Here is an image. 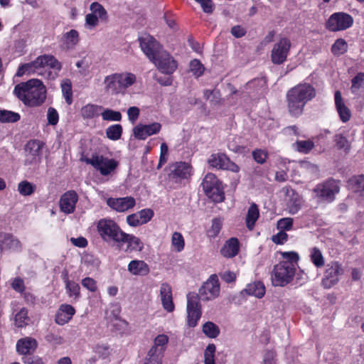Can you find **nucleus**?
<instances>
[{
	"label": "nucleus",
	"instance_id": "nucleus-12",
	"mask_svg": "<svg viewBox=\"0 0 364 364\" xmlns=\"http://www.w3.org/2000/svg\"><path fill=\"white\" fill-rule=\"evenodd\" d=\"M344 270L341 264L338 262H331L326 266L322 285L325 289H330L336 285L343 275Z\"/></svg>",
	"mask_w": 364,
	"mask_h": 364
},
{
	"label": "nucleus",
	"instance_id": "nucleus-5",
	"mask_svg": "<svg viewBox=\"0 0 364 364\" xmlns=\"http://www.w3.org/2000/svg\"><path fill=\"white\" fill-rule=\"evenodd\" d=\"M97 232L105 242L113 241L121 244L124 232L119 226L109 219H101L97 223Z\"/></svg>",
	"mask_w": 364,
	"mask_h": 364
},
{
	"label": "nucleus",
	"instance_id": "nucleus-58",
	"mask_svg": "<svg viewBox=\"0 0 364 364\" xmlns=\"http://www.w3.org/2000/svg\"><path fill=\"white\" fill-rule=\"evenodd\" d=\"M137 213L139 216V219L141 220L143 224H145L150 221L154 214V211L150 208L143 209L139 211Z\"/></svg>",
	"mask_w": 364,
	"mask_h": 364
},
{
	"label": "nucleus",
	"instance_id": "nucleus-20",
	"mask_svg": "<svg viewBox=\"0 0 364 364\" xmlns=\"http://www.w3.org/2000/svg\"><path fill=\"white\" fill-rule=\"evenodd\" d=\"M78 200V196L75 191H68L62 195L60 199V208L65 214L73 213L75 210V205Z\"/></svg>",
	"mask_w": 364,
	"mask_h": 364
},
{
	"label": "nucleus",
	"instance_id": "nucleus-54",
	"mask_svg": "<svg viewBox=\"0 0 364 364\" xmlns=\"http://www.w3.org/2000/svg\"><path fill=\"white\" fill-rule=\"evenodd\" d=\"M190 71L197 77L203 75L204 67L199 60L194 59L190 63Z\"/></svg>",
	"mask_w": 364,
	"mask_h": 364
},
{
	"label": "nucleus",
	"instance_id": "nucleus-61",
	"mask_svg": "<svg viewBox=\"0 0 364 364\" xmlns=\"http://www.w3.org/2000/svg\"><path fill=\"white\" fill-rule=\"evenodd\" d=\"M48 122L51 125H55L58 122V114L55 109L49 107L48 109Z\"/></svg>",
	"mask_w": 364,
	"mask_h": 364
},
{
	"label": "nucleus",
	"instance_id": "nucleus-48",
	"mask_svg": "<svg viewBox=\"0 0 364 364\" xmlns=\"http://www.w3.org/2000/svg\"><path fill=\"white\" fill-rule=\"evenodd\" d=\"M90 9L92 11L91 14H94L95 16H97L99 18L102 20H106L107 18V13L100 4L93 2L91 4Z\"/></svg>",
	"mask_w": 364,
	"mask_h": 364
},
{
	"label": "nucleus",
	"instance_id": "nucleus-33",
	"mask_svg": "<svg viewBox=\"0 0 364 364\" xmlns=\"http://www.w3.org/2000/svg\"><path fill=\"white\" fill-rule=\"evenodd\" d=\"M30 318L28 316V310L22 308L14 316V325L18 328H23L28 325Z\"/></svg>",
	"mask_w": 364,
	"mask_h": 364
},
{
	"label": "nucleus",
	"instance_id": "nucleus-31",
	"mask_svg": "<svg viewBox=\"0 0 364 364\" xmlns=\"http://www.w3.org/2000/svg\"><path fill=\"white\" fill-rule=\"evenodd\" d=\"M259 216V208L255 203L251 204L246 215V225L249 230H252Z\"/></svg>",
	"mask_w": 364,
	"mask_h": 364
},
{
	"label": "nucleus",
	"instance_id": "nucleus-28",
	"mask_svg": "<svg viewBox=\"0 0 364 364\" xmlns=\"http://www.w3.org/2000/svg\"><path fill=\"white\" fill-rule=\"evenodd\" d=\"M240 250L239 240L236 237L228 240L220 250V254L227 258L236 256Z\"/></svg>",
	"mask_w": 364,
	"mask_h": 364
},
{
	"label": "nucleus",
	"instance_id": "nucleus-15",
	"mask_svg": "<svg viewBox=\"0 0 364 364\" xmlns=\"http://www.w3.org/2000/svg\"><path fill=\"white\" fill-rule=\"evenodd\" d=\"M219 293L220 285L218 277L216 274H213L199 289V292L197 294L199 299L209 301L218 297Z\"/></svg>",
	"mask_w": 364,
	"mask_h": 364
},
{
	"label": "nucleus",
	"instance_id": "nucleus-42",
	"mask_svg": "<svg viewBox=\"0 0 364 364\" xmlns=\"http://www.w3.org/2000/svg\"><path fill=\"white\" fill-rule=\"evenodd\" d=\"M348 50L347 42L343 38L337 39L331 47V52L335 55H341Z\"/></svg>",
	"mask_w": 364,
	"mask_h": 364
},
{
	"label": "nucleus",
	"instance_id": "nucleus-10",
	"mask_svg": "<svg viewBox=\"0 0 364 364\" xmlns=\"http://www.w3.org/2000/svg\"><path fill=\"white\" fill-rule=\"evenodd\" d=\"M84 161L98 170L102 176L110 174L118 166L117 161L114 159L98 154H93L91 158H86Z\"/></svg>",
	"mask_w": 364,
	"mask_h": 364
},
{
	"label": "nucleus",
	"instance_id": "nucleus-51",
	"mask_svg": "<svg viewBox=\"0 0 364 364\" xmlns=\"http://www.w3.org/2000/svg\"><path fill=\"white\" fill-rule=\"evenodd\" d=\"M172 245L174 247L177 252H181L183 250L185 242L182 235L180 232H175L172 235L171 238Z\"/></svg>",
	"mask_w": 364,
	"mask_h": 364
},
{
	"label": "nucleus",
	"instance_id": "nucleus-57",
	"mask_svg": "<svg viewBox=\"0 0 364 364\" xmlns=\"http://www.w3.org/2000/svg\"><path fill=\"white\" fill-rule=\"evenodd\" d=\"M364 82V73H359L352 79L351 90L353 92H356L362 87Z\"/></svg>",
	"mask_w": 364,
	"mask_h": 364
},
{
	"label": "nucleus",
	"instance_id": "nucleus-18",
	"mask_svg": "<svg viewBox=\"0 0 364 364\" xmlns=\"http://www.w3.org/2000/svg\"><path fill=\"white\" fill-rule=\"evenodd\" d=\"M208 163L213 168L228 170L235 173L238 172L240 169L237 164L231 161L225 154L221 153L211 154Z\"/></svg>",
	"mask_w": 364,
	"mask_h": 364
},
{
	"label": "nucleus",
	"instance_id": "nucleus-9",
	"mask_svg": "<svg viewBox=\"0 0 364 364\" xmlns=\"http://www.w3.org/2000/svg\"><path fill=\"white\" fill-rule=\"evenodd\" d=\"M353 18L345 12H336L330 16L326 23V28L329 31L337 32L351 27Z\"/></svg>",
	"mask_w": 364,
	"mask_h": 364
},
{
	"label": "nucleus",
	"instance_id": "nucleus-50",
	"mask_svg": "<svg viewBox=\"0 0 364 364\" xmlns=\"http://www.w3.org/2000/svg\"><path fill=\"white\" fill-rule=\"evenodd\" d=\"M63 38L65 41V43L68 46H74L79 41L78 32L75 29H72L70 31L65 33L63 35Z\"/></svg>",
	"mask_w": 364,
	"mask_h": 364
},
{
	"label": "nucleus",
	"instance_id": "nucleus-36",
	"mask_svg": "<svg viewBox=\"0 0 364 364\" xmlns=\"http://www.w3.org/2000/svg\"><path fill=\"white\" fill-rule=\"evenodd\" d=\"M63 279L65 283V288L67 291L69 293V296H74L75 298L80 295V286L78 284L73 281L68 279V272H65L63 276Z\"/></svg>",
	"mask_w": 364,
	"mask_h": 364
},
{
	"label": "nucleus",
	"instance_id": "nucleus-27",
	"mask_svg": "<svg viewBox=\"0 0 364 364\" xmlns=\"http://www.w3.org/2000/svg\"><path fill=\"white\" fill-rule=\"evenodd\" d=\"M160 296L163 307L168 312L174 310V304L172 298V290L171 286L167 283H163L160 287Z\"/></svg>",
	"mask_w": 364,
	"mask_h": 364
},
{
	"label": "nucleus",
	"instance_id": "nucleus-17",
	"mask_svg": "<svg viewBox=\"0 0 364 364\" xmlns=\"http://www.w3.org/2000/svg\"><path fill=\"white\" fill-rule=\"evenodd\" d=\"M139 41L141 49L150 61L156 58L158 53L163 50L159 43L149 35L139 38Z\"/></svg>",
	"mask_w": 364,
	"mask_h": 364
},
{
	"label": "nucleus",
	"instance_id": "nucleus-59",
	"mask_svg": "<svg viewBox=\"0 0 364 364\" xmlns=\"http://www.w3.org/2000/svg\"><path fill=\"white\" fill-rule=\"evenodd\" d=\"M252 156L256 162L262 164L266 161L267 153L262 149H256L252 151Z\"/></svg>",
	"mask_w": 364,
	"mask_h": 364
},
{
	"label": "nucleus",
	"instance_id": "nucleus-49",
	"mask_svg": "<svg viewBox=\"0 0 364 364\" xmlns=\"http://www.w3.org/2000/svg\"><path fill=\"white\" fill-rule=\"evenodd\" d=\"M103 120L119 122L122 119V114L118 111L106 109L101 114Z\"/></svg>",
	"mask_w": 364,
	"mask_h": 364
},
{
	"label": "nucleus",
	"instance_id": "nucleus-16",
	"mask_svg": "<svg viewBox=\"0 0 364 364\" xmlns=\"http://www.w3.org/2000/svg\"><path fill=\"white\" fill-rule=\"evenodd\" d=\"M291 48V42L287 38H282L274 44L271 51V60L274 64L281 65L287 60Z\"/></svg>",
	"mask_w": 364,
	"mask_h": 364
},
{
	"label": "nucleus",
	"instance_id": "nucleus-45",
	"mask_svg": "<svg viewBox=\"0 0 364 364\" xmlns=\"http://www.w3.org/2000/svg\"><path fill=\"white\" fill-rule=\"evenodd\" d=\"M293 146L299 152L307 154L314 147V144L311 140L297 141Z\"/></svg>",
	"mask_w": 364,
	"mask_h": 364
},
{
	"label": "nucleus",
	"instance_id": "nucleus-52",
	"mask_svg": "<svg viewBox=\"0 0 364 364\" xmlns=\"http://www.w3.org/2000/svg\"><path fill=\"white\" fill-rule=\"evenodd\" d=\"M222 228V221L220 218H213L210 228L208 230L210 237H215L219 234Z\"/></svg>",
	"mask_w": 364,
	"mask_h": 364
},
{
	"label": "nucleus",
	"instance_id": "nucleus-22",
	"mask_svg": "<svg viewBox=\"0 0 364 364\" xmlns=\"http://www.w3.org/2000/svg\"><path fill=\"white\" fill-rule=\"evenodd\" d=\"M287 196V208L290 214H296L301 208V197L294 189L288 187L285 188Z\"/></svg>",
	"mask_w": 364,
	"mask_h": 364
},
{
	"label": "nucleus",
	"instance_id": "nucleus-40",
	"mask_svg": "<svg viewBox=\"0 0 364 364\" xmlns=\"http://www.w3.org/2000/svg\"><path fill=\"white\" fill-rule=\"evenodd\" d=\"M122 134V127L121 124H113L106 129V135L111 140L116 141L121 138Z\"/></svg>",
	"mask_w": 364,
	"mask_h": 364
},
{
	"label": "nucleus",
	"instance_id": "nucleus-34",
	"mask_svg": "<svg viewBox=\"0 0 364 364\" xmlns=\"http://www.w3.org/2000/svg\"><path fill=\"white\" fill-rule=\"evenodd\" d=\"M162 357L161 350H157L155 348H151L147 353L144 364H162Z\"/></svg>",
	"mask_w": 364,
	"mask_h": 364
},
{
	"label": "nucleus",
	"instance_id": "nucleus-11",
	"mask_svg": "<svg viewBox=\"0 0 364 364\" xmlns=\"http://www.w3.org/2000/svg\"><path fill=\"white\" fill-rule=\"evenodd\" d=\"M202 315L199 296L196 293L187 294V323L188 326L195 327Z\"/></svg>",
	"mask_w": 364,
	"mask_h": 364
},
{
	"label": "nucleus",
	"instance_id": "nucleus-35",
	"mask_svg": "<svg viewBox=\"0 0 364 364\" xmlns=\"http://www.w3.org/2000/svg\"><path fill=\"white\" fill-rule=\"evenodd\" d=\"M349 184L355 192L364 196V175H358L352 177L349 180Z\"/></svg>",
	"mask_w": 364,
	"mask_h": 364
},
{
	"label": "nucleus",
	"instance_id": "nucleus-41",
	"mask_svg": "<svg viewBox=\"0 0 364 364\" xmlns=\"http://www.w3.org/2000/svg\"><path fill=\"white\" fill-rule=\"evenodd\" d=\"M61 90L65 102L68 105H71L73 102V91L72 83L69 79H65L61 83Z\"/></svg>",
	"mask_w": 364,
	"mask_h": 364
},
{
	"label": "nucleus",
	"instance_id": "nucleus-13",
	"mask_svg": "<svg viewBox=\"0 0 364 364\" xmlns=\"http://www.w3.org/2000/svg\"><path fill=\"white\" fill-rule=\"evenodd\" d=\"M43 144L38 140H31L25 146V166H36L41 161Z\"/></svg>",
	"mask_w": 364,
	"mask_h": 364
},
{
	"label": "nucleus",
	"instance_id": "nucleus-23",
	"mask_svg": "<svg viewBox=\"0 0 364 364\" xmlns=\"http://www.w3.org/2000/svg\"><path fill=\"white\" fill-rule=\"evenodd\" d=\"M23 245L21 242L14 235L10 233L4 232L0 251H11L20 252L22 251Z\"/></svg>",
	"mask_w": 364,
	"mask_h": 364
},
{
	"label": "nucleus",
	"instance_id": "nucleus-14",
	"mask_svg": "<svg viewBox=\"0 0 364 364\" xmlns=\"http://www.w3.org/2000/svg\"><path fill=\"white\" fill-rule=\"evenodd\" d=\"M151 62L154 63L160 72L166 75L172 74L178 66L177 62L164 50L159 52L156 58L152 60Z\"/></svg>",
	"mask_w": 364,
	"mask_h": 364
},
{
	"label": "nucleus",
	"instance_id": "nucleus-6",
	"mask_svg": "<svg viewBox=\"0 0 364 364\" xmlns=\"http://www.w3.org/2000/svg\"><path fill=\"white\" fill-rule=\"evenodd\" d=\"M339 191L338 182L333 178L317 184L313 189L314 197L319 203H331Z\"/></svg>",
	"mask_w": 364,
	"mask_h": 364
},
{
	"label": "nucleus",
	"instance_id": "nucleus-1",
	"mask_svg": "<svg viewBox=\"0 0 364 364\" xmlns=\"http://www.w3.org/2000/svg\"><path fill=\"white\" fill-rule=\"evenodd\" d=\"M14 94L25 105L39 107L46 99V88L41 80L31 79L17 84L14 87Z\"/></svg>",
	"mask_w": 364,
	"mask_h": 364
},
{
	"label": "nucleus",
	"instance_id": "nucleus-63",
	"mask_svg": "<svg viewBox=\"0 0 364 364\" xmlns=\"http://www.w3.org/2000/svg\"><path fill=\"white\" fill-rule=\"evenodd\" d=\"M82 285L90 290V291H95L97 289L96 282L91 277H85L82 280Z\"/></svg>",
	"mask_w": 364,
	"mask_h": 364
},
{
	"label": "nucleus",
	"instance_id": "nucleus-60",
	"mask_svg": "<svg viewBox=\"0 0 364 364\" xmlns=\"http://www.w3.org/2000/svg\"><path fill=\"white\" fill-rule=\"evenodd\" d=\"M99 23V18L94 14H88L85 16V25L89 28H95Z\"/></svg>",
	"mask_w": 364,
	"mask_h": 364
},
{
	"label": "nucleus",
	"instance_id": "nucleus-19",
	"mask_svg": "<svg viewBox=\"0 0 364 364\" xmlns=\"http://www.w3.org/2000/svg\"><path fill=\"white\" fill-rule=\"evenodd\" d=\"M28 64L30 65V70L32 73H34L38 68L44 67H48L57 71H60L62 68L60 62L51 55H40L35 60Z\"/></svg>",
	"mask_w": 364,
	"mask_h": 364
},
{
	"label": "nucleus",
	"instance_id": "nucleus-24",
	"mask_svg": "<svg viewBox=\"0 0 364 364\" xmlns=\"http://www.w3.org/2000/svg\"><path fill=\"white\" fill-rule=\"evenodd\" d=\"M107 205L118 212H124L135 205V199L127 196L119 198H109Z\"/></svg>",
	"mask_w": 364,
	"mask_h": 364
},
{
	"label": "nucleus",
	"instance_id": "nucleus-56",
	"mask_svg": "<svg viewBox=\"0 0 364 364\" xmlns=\"http://www.w3.org/2000/svg\"><path fill=\"white\" fill-rule=\"evenodd\" d=\"M277 229L282 231L290 230L293 226V219L291 218H281L277 221Z\"/></svg>",
	"mask_w": 364,
	"mask_h": 364
},
{
	"label": "nucleus",
	"instance_id": "nucleus-37",
	"mask_svg": "<svg viewBox=\"0 0 364 364\" xmlns=\"http://www.w3.org/2000/svg\"><path fill=\"white\" fill-rule=\"evenodd\" d=\"M203 332L208 338H215L220 334L219 327L211 321H207L203 325Z\"/></svg>",
	"mask_w": 364,
	"mask_h": 364
},
{
	"label": "nucleus",
	"instance_id": "nucleus-30",
	"mask_svg": "<svg viewBox=\"0 0 364 364\" xmlns=\"http://www.w3.org/2000/svg\"><path fill=\"white\" fill-rule=\"evenodd\" d=\"M247 294L262 298L265 294V287L262 282H254L247 285L243 290Z\"/></svg>",
	"mask_w": 364,
	"mask_h": 364
},
{
	"label": "nucleus",
	"instance_id": "nucleus-53",
	"mask_svg": "<svg viewBox=\"0 0 364 364\" xmlns=\"http://www.w3.org/2000/svg\"><path fill=\"white\" fill-rule=\"evenodd\" d=\"M58 311L64 313L65 315L67 316V318L60 320V323H68L72 318L75 312V309L71 305L69 304H62Z\"/></svg>",
	"mask_w": 364,
	"mask_h": 364
},
{
	"label": "nucleus",
	"instance_id": "nucleus-7",
	"mask_svg": "<svg viewBox=\"0 0 364 364\" xmlns=\"http://www.w3.org/2000/svg\"><path fill=\"white\" fill-rule=\"evenodd\" d=\"M203 189L210 200L215 203H220L225 199V193L221 182L215 174L207 173L202 182Z\"/></svg>",
	"mask_w": 364,
	"mask_h": 364
},
{
	"label": "nucleus",
	"instance_id": "nucleus-3",
	"mask_svg": "<svg viewBox=\"0 0 364 364\" xmlns=\"http://www.w3.org/2000/svg\"><path fill=\"white\" fill-rule=\"evenodd\" d=\"M136 76L131 73H114L105 77V89L112 94H119L135 83Z\"/></svg>",
	"mask_w": 364,
	"mask_h": 364
},
{
	"label": "nucleus",
	"instance_id": "nucleus-62",
	"mask_svg": "<svg viewBox=\"0 0 364 364\" xmlns=\"http://www.w3.org/2000/svg\"><path fill=\"white\" fill-rule=\"evenodd\" d=\"M199 3L203 9V11L206 14H211L213 11L214 4L212 0H195Z\"/></svg>",
	"mask_w": 364,
	"mask_h": 364
},
{
	"label": "nucleus",
	"instance_id": "nucleus-55",
	"mask_svg": "<svg viewBox=\"0 0 364 364\" xmlns=\"http://www.w3.org/2000/svg\"><path fill=\"white\" fill-rule=\"evenodd\" d=\"M168 343V337L164 334L159 335L154 340V345L151 348H155L157 350H161V354L164 355L165 345Z\"/></svg>",
	"mask_w": 364,
	"mask_h": 364
},
{
	"label": "nucleus",
	"instance_id": "nucleus-8",
	"mask_svg": "<svg viewBox=\"0 0 364 364\" xmlns=\"http://www.w3.org/2000/svg\"><path fill=\"white\" fill-rule=\"evenodd\" d=\"M168 179L174 183H181L190 178L193 168L189 163L178 161L171 164L168 167Z\"/></svg>",
	"mask_w": 364,
	"mask_h": 364
},
{
	"label": "nucleus",
	"instance_id": "nucleus-38",
	"mask_svg": "<svg viewBox=\"0 0 364 364\" xmlns=\"http://www.w3.org/2000/svg\"><path fill=\"white\" fill-rule=\"evenodd\" d=\"M122 243H127L129 247L132 250H137L140 251L143 247L142 243L138 237L125 232L121 244Z\"/></svg>",
	"mask_w": 364,
	"mask_h": 364
},
{
	"label": "nucleus",
	"instance_id": "nucleus-2",
	"mask_svg": "<svg viewBox=\"0 0 364 364\" xmlns=\"http://www.w3.org/2000/svg\"><path fill=\"white\" fill-rule=\"evenodd\" d=\"M315 88L309 83H301L288 90L287 93V108L289 114L300 116L306 104L316 97Z\"/></svg>",
	"mask_w": 364,
	"mask_h": 364
},
{
	"label": "nucleus",
	"instance_id": "nucleus-32",
	"mask_svg": "<svg viewBox=\"0 0 364 364\" xmlns=\"http://www.w3.org/2000/svg\"><path fill=\"white\" fill-rule=\"evenodd\" d=\"M335 146L338 150H343L346 154L349 153L351 144L343 134H337L333 137Z\"/></svg>",
	"mask_w": 364,
	"mask_h": 364
},
{
	"label": "nucleus",
	"instance_id": "nucleus-4",
	"mask_svg": "<svg viewBox=\"0 0 364 364\" xmlns=\"http://www.w3.org/2000/svg\"><path fill=\"white\" fill-rule=\"evenodd\" d=\"M295 264L290 261H282L275 264L271 273L272 285L284 287L289 284L295 274Z\"/></svg>",
	"mask_w": 364,
	"mask_h": 364
},
{
	"label": "nucleus",
	"instance_id": "nucleus-21",
	"mask_svg": "<svg viewBox=\"0 0 364 364\" xmlns=\"http://www.w3.org/2000/svg\"><path fill=\"white\" fill-rule=\"evenodd\" d=\"M161 125L160 123L154 122L150 124H138L133 129V134L135 138L144 140L148 136L157 134L160 132Z\"/></svg>",
	"mask_w": 364,
	"mask_h": 364
},
{
	"label": "nucleus",
	"instance_id": "nucleus-64",
	"mask_svg": "<svg viewBox=\"0 0 364 364\" xmlns=\"http://www.w3.org/2000/svg\"><path fill=\"white\" fill-rule=\"evenodd\" d=\"M140 110L137 107H130L127 109L128 119L134 123L139 116Z\"/></svg>",
	"mask_w": 364,
	"mask_h": 364
},
{
	"label": "nucleus",
	"instance_id": "nucleus-25",
	"mask_svg": "<svg viewBox=\"0 0 364 364\" xmlns=\"http://www.w3.org/2000/svg\"><path fill=\"white\" fill-rule=\"evenodd\" d=\"M334 100L335 106L340 119L344 123L348 122L351 117V112L348 107L345 105L341 92L339 90H336L335 92Z\"/></svg>",
	"mask_w": 364,
	"mask_h": 364
},
{
	"label": "nucleus",
	"instance_id": "nucleus-29",
	"mask_svg": "<svg viewBox=\"0 0 364 364\" xmlns=\"http://www.w3.org/2000/svg\"><path fill=\"white\" fill-rule=\"evenodd\" d=\"M128 271L136 276H146L149 272V265L143 260H132L127 267Z\"/></svg>",
	"mask_w": 364,
	"mask_h": 364
},
{
	"label": "nucleus",
	"instance_id": "nucleus-39",
	"mask_svg": "<svg viewBox=\"0 0 364 364\" xmlns=\"http://www.w3.org/2000/svg\"><path fill=\"white\" fill-rule=\"evenodd\" d=\"M102 107L95 105H86L81 109V114L83 119H92L98 115V110Z\"/></svg>",
	"mask_w": 364,
	"mask_h": 364
},
{
	"label": "nucleus",
	"instance_id": "nucleus-44",
	"mask_svg": "<svg viewBox=\"0 0 364 364\" xmlns=\"http://www.w3.org/2000/svg\"><path fill=\"white\" fill-rule=\"evenodd\" d=\"M310 257L311 262L317 268L322 267L325 264L323 255L317 247H314L311 250Z\"/></svg>",
	"mask_w": 364,
	"mask_h": 364
},
{
	"label": "nucleus",
	"instance_id": "nucleus-46",
	"mask_svg": "<svg viewBox=\"0 0 364 364\" xmlns=\"http://www.w3.org/2000/svg\"><path fill=\"white\" fill-rule=\"evenodd\" d=\"M35 190L36 186L27 181H23L18 185V191L22 196H31Z\"/></svg>",
	"mask_w": 364,
	"mask_h": 364
},
{
	"label": "nucleus",
	"instance_id": "nucleus-26",
	"mask_svg": "<svg viewBox=\"0 0 364 364\" xmlns=\"http://www.w3.org/2000/svg\"><path fill=\"white\" fill-rule=\"evenodd\" d=\"M38 346L35 338L26 337L19 339L16 343V351L21 355H30L33 353Z\"/></svg>",
	"mask_w": 364,
	"mask_h": 364
},
{
	"label": "nucleus",
	"instance_id": "nucleus-47",
	"mask_svg": "<svg viewBox=\"0 0 364 364\" xmlns=\"http://www.w3.org/2000/svg\"><path fill=\"white\" fill-rule=\"evenodd\" d=\"M216 346L213 343H210L206 347L204 352V364H215V354Z\"/></svg>",
	"mask_w": 364,
	"mask_h": 364
},
{
	"label": "nucleus",
	"instance_id": "nucleus-43",
	"mask_svg": "<svg viewBox=\"0 0 364 364\" xmlns=\"http://www.w3.org/2000/svg\"><path fill=\"white\" fill-rule=\"evenodd\" d=\"M21 117L18 113L9 111L0 110V122H16L20 119Z\"/></svg>",
	"mask_w": 364,
	"mask_h": 364
}]
</instances>
